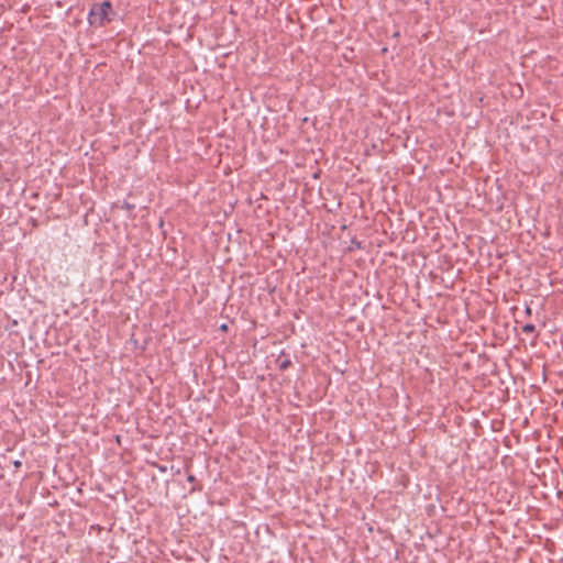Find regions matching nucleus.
I'll return each mask as SVG.
<instances>
[{
    "instance_id": "obj_6",
    "label": "nucleus",
    "mask_w": 563,
    "mask_h": 563,
    "mask_svg": "<svg viewBox=\"0 0 563 563\" xmlns=\"http://www.w3.org/2000/svg\"><path fill=\"white\" fill-rule=\"evenodd\" d=\"M14 466H15V467H20V466H21V462H20V461H15V462H14Z\"/></svg>"
},
{
    "instance_id": "obj_1",
    "label": "nucleus",
    "mask_w": 563,
    "mask_h": 563,
    "mask_svg": "<svg viewBox=\"0 0 563 563\" xmlns=\"http://www.w3.org/2000/svg\"><path fill=\"white\" fill-rule=\"evenodd\" d=\"M113 14L112 5L109 1H104L100 4H95L89 12V23L92 26H101L106 22L111 21Z\"/></svg>"
},
{
    "instance_id": "obj_5",
    "label": "nucleus",
    "mask_w": 563,
    "mask_h": 563,
    "mask_svg": "<svg viewBox=\"0 0 563 563\" xmlns=\"http://www.w3.org/2000/svg\"><path fill=\"white\" fill-rule=\"evenodd\" d=\"M531 312H532L531 308L530 307H526V313L528 316H531Z\"/></svg>"
},
{
    "instance_id": "obj_4",
    "label": "nucleus",
    "mask_w": 563,
    "mask_h": 563,
    "mask_svg": "<svg viewBox=\"0 0 563 563\" xmlns=\"http://www.w3.org/2000/svg\"><path fill=\"white\" fill-rule=\"evenodd\" d=\"M187 481H188L189 483H195V482H196V476H195V475H192V474H189V475L187 476Z\"/></svg>"
},
{
    "instance_id": "obj_2",
    "label": "nucleus",
    "mask_w": 563,
    "mask_h": 563,
    "mask_svg": "<svg viewBox=\"0 0 563 563\" xmlns=\"http://www.w3.org/2000/svg\"><path fill=\"white\" fill-rule=\"evenodd\" d=\"M522 332L527 334H531L536 332V327L532 323H527L522 327Z\"/></svg>"
},
{
    "instance_id": "obj_3",
    "label": "nucleus",
    "mask_w": 563,
    "mask_h": 563,
    "mask_svg": "<svg viewBox=\"0 0 563 563\" xmlns=\"http://www.w3.org/2000/svg\"><path fill=\"white\" fill-rule=\"evenodd\" d=\"M289 365H290V361H289V360H286V361H283V362L279 364V368H280V369H286Z\"/></svg>"
}]
</instances>
